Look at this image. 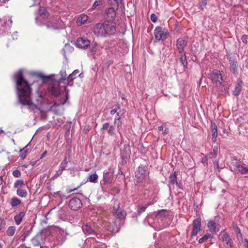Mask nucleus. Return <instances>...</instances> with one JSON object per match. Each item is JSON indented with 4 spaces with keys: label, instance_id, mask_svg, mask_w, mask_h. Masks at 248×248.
<instances>
[{
    "label": "nucleus",
    "instance_id": "1",
    "mask_svg": "<svg viewBox=\"0 0 248 248\" xmlns=\"http://www.w3.org/2000/svg\"><path fill=\"white\" fill-rule=\"evenodd\" d=\"M16 83V89L19 101L20 104L26 106L30 110L38 109L36 105L34 104L31 99V88L28 81L23 76V71L19 70L13 76Z\"/></svg>",
    "mask_w": 248,
    "mask_h": 248
},
{
    "label": "nucleus",
    "instance_id": "2",
    "mask_svg": "<svg viewBox=\"0 0 248 248\" xmlns=\"http://www.w3.org/2000/svg\"><path fill=\"white\" fill-rule=\"evenodd\" d=\"M39 14L40 17L45 21L44 24L47 29L56 30L63 28V24L60 17L56 16H49V13L45 8H40Z\"/></svg>",
    "mask_w": 248,
    "mask_h": 248
},
{
    "label": "nucleus",
    "instance_id": "3",
    "mask_svg": "<svg viewBox=\"0 0 248 248\" xmlns=\"http://www.w3.org/2000/svg\"><path fill=\"white\" fill-rule=\"evenodd\" d=\"M116 32V23L109 19H107L103 23L97 24L94 29V32L102 37L114 34Z\"/></svg>",
    "mask_w": 248,
    "mask_h": 248
},
{
    "label": "nucleus",
    "instance_id": "4",
    "mask_svg": "<svg viewBox=\"0 0 248 248\" xmlns=\"http://www.w3.org/2000/svg\"><path fill=\"white\" fill-rule=\"evenodd\" d=\"M103 47L96 42H93L89 47L88 56L95 59L102 54Z\"/></svg>",
    "mask_w": 248,
    "mask_h": 248
},
{
    "label": "nucleus",
    "instance_id": "5",
    "mask_svg": "<svg viewBox=\"0 0 248 248\" xmlns=\"http://www.w3.org/2000/svg\"><path fill=\"white\" fill-rule=\"evenodd\" d=\"M46 235L43 231L38 233L35 236L31 239V243L33 246L42 248L46 240Z\"/></svg>",
    "mask_w": 248,
    "mask_h": 248
},
{
    "label": "nucleus",
    "instance_id": "6",
    "mask_svg": "<svg viewBox=\"0 0 248 248\" xmlns=\"http://www.w3.org/2000/svg\"><path fill=\"white\" fill-rule=\"evenodd\" d=\"M155 39L158 41H165L169 34L168 31L161 26H157L154 30Z\"/></svg>",
    "mask_w": 248,
    "mask_h": 248
},
{
    "label": "nucleus",
    "instance_id": "7",
    "mask_svg": "<svg viewBox=\"0 0 248 248\" xmlns=\"http://www.w3.org/2000/svg\"><path fill=\"white\" fill-rule=\"evenodd\" d=\"M146 168L147 167L143 165H141L138 167V170L135 173V176L140 182L142 181L149 174L148 171L146 170Z\"/></svg>",
    "mask_w": 248,
    "mask_h": 248
},
{
    "label": "nucleus",
    "instance_id": "8",
    "mask_svg": "<svg viewBox=\"0 0 248 248\" xmlns=\"http://www.w3.org/2000/svg\"><path fill=\"white\" fill-rule=\"evenodd\" d=\"M210 78L217 87H220L222 85V78L219 71L214 70L210 74Z\"/></svg>",
    "mask_w": 248,
    "mask_h": 248
},
{
    "label": "nucleus",
    "instance_id": "9",
    "mask_svg": "<svg viewBox=\"0 0 248 248\" xmlns=\"http://www.w3.org/2000/svg\"><path fill=\"white\" fill-rule=\"evenodd\" d=\"M112 212L117 218L120 219L124 218L126 215L125 212L120 208L119 203L118 202H114Z\"/></svg>",
    "mask_w": 248,
    "mask_h": 248
},
{
    "label": "nucleus",
    "instance_id": "10",
    "mask_svg": "<svg viewBox=\"0 0 248 248\" xmlns=\"http://www.w3.org/2000/svg\"><path fill=\"white\" fill-rule=\"evenodd\" d=\"M82 206L81 201L77 197H74L69 201V207L73 210L77 211Z\"/></svg>",
    "mask_w": 248,
    "mask_h": 248
},
{
    "label": "nucleus",
    "instance_id": "11",
    "mask_svg": "<svg viewBox=\"0 0 248 248\" xmlns=\"http://www.w3.org/2000/svg\"><path fill=\"white\" fill-rule=\"evenodd\" d=\"M169 238V235L167 233L161 234L159 238L155 242V247L158 248L166 245Z\"/></svg>",
    "mask_w": 248,
    "mask_h": 248
},
{
    "label": "nucleus",
    "instance_id": "12",
    "mask_svg": "<svg viewBox=\"0 0 248 248\" xmlns=\"http://www.w3.org/2000/svg\"><path fill=\"white\" fill-rule=\"evenodd\" d=\"M76 46L82 49H86L88 46L90 47L91 44L90 41L86 38H78L77 40Z\"/></svg>",
    "mask_w": 248,
    "mask_h": 248
},
{
    "label": "nucleus",
    "instance_id": "13",
    "mask_svg": "<svg viewBox=\"0 0 248 248\" xmlns=\"http://www.w3.org/2000/svg\"><path fill=\"white\" fill-rule=\"evenodd\" d=\"M93 224L91 223H84L82 225V229L84 232L86 234L97 235L93 228Z\"/></svg>",
    "mask_w": 248,
    "mask_h": 248
},
{
    "label": "nucleus",
    "instance_id": "14",
    "mask_svg": "<svg viewBox=\"0 0 248 248\" xmlns=\"http://www.w3.org/2000/svg\"><path fill=\"white\" fill-rule=\"evenodd\" d=\"M201 221L200 218H197L193 222V230L191 233V236H195L201 231Z\"/></svg>",
    "mask_w": 248,
    "mask_h": 248
},
{
    "label": "nucleus",
    "instance_id": "15",
    "mask_svg": "<svg viewBox=\"0 0 248 248\" xmlns=\"http://www.w3.org/2000/svg\"><path fill=\"white\" fill-rule=\"evenodd\" d=\"M113 173L109 171L105 170L103 172V178L102 183H101L102 185H105L107 184H111L113 181Z\"/></svg>",
    "mask_w": 248,
    "mask_h": 248
},
{
    "label": "nucleus",
    "instance_id": "16",
    "mask_svg": "<svg viewBox=\"0 0 248 248\" xmlns=\"http://www.w3.org/2000/svg\"><path fill=\"white\" fill-rule=\"evenodd\" d=\"M118 8L114 6H111L106 9L105 13L107 19H109L111 21H114L116 16L115 11Z\"/></svg>",
    "mask_w": 248,
    "mask_h": 248
},
{
    "label": "nucleus",
    "instance_id": "17",
    "mask_svg": "<svg viewBox=\"0 0 248 248\" xmlns=\"http://www.w3.org/2000/svg\"><path fill=\"white\" fill-rule=\"evenodd\" d=\"M187 39L186 38H179L176 42V47L179 53H184V48L187 45Z\"/></svg>",
    "mask_w": 248,
    "mask_h": 248
},
{
    "label": "nucleus",
    "instance_id": "18",
    "mask_svg": "<svg viewBox=\"0 0 248 248\" xmlns=\"http://www.w3.org/2000/svg\"><path fill=\"white\" fill-rule=\"evenodd\" d=\"M220 238L223 242L226 243L229 248H232L233 242L226 232L224 231L221 232L220 234Z\"/></svg>",
    "mask_w": 248,
    "mask_h": 248
},
{
    "label": "nucleus",
    "instance_id": "19",
    "mask_svg": "<svg viewBox=\"0 0 248 248\" xmlns=\"http://www.w3.org/2000/svg\"><path fill=\"white\" fill-rule=\"evenodd\" d=\"M49 91L52 94L57 96L61 93V88L59 82L53 83L49 87Z\"/></svg>",
    "mask_w": 248,
    "mask_h": 248
},
{
    "label": "nucleus",
    "instance_id": "20",
    "mask_svg": "<svg viewBox=\"0 0 248 248\" xmlns=\"http://www.w3.org/2000/svg\"><path fill=\"white\" fill-rule=\"evenodd\" d=\"M126 110L125 109H120L118 111H117L114 119V124H117L118 128H119V126L121 125V123L118 122L117 123H116V121H119L121 118L124 117V116Z\"/></svg>",
    "mask_w": 248,
    "mask_h": 248
},
{
    "label": "nucleus",
    "instance_id": "21",
    "mask_svg": "<svg viewBox=\"0 0 248 248\" xmlns=\"http://www.w3.org/2000/svg\"><path fill=\"white\" fill-rule=\"evenodd\" d=\"M229 63L231 70L234 74L238 73V63L237 61L233 59L230 58Z\"/></svg>",
    "mask_w": 248,
    "mask_h": 248
},
{
    "label": "nucleus",
    "instance_id": "22",
    "mask_svg": "<svg viewBox=\"0 0 248 248\" xmlns=\"http://www.w3.org/2000/svg\"><path fill=\"white\" fill-rule=\"evenodd\" d=\"M26 214L25 212L21 211L16 215L14 217V220L16 224L18 225L22 222L23 217H25Z\"/></svg>",
    "mask_w": 248,
    "mask_h": 248
},
{
    "label": "nucleus",
    "instance_id": "23",
    "mask_svg": "<svg viewBox=\"0 0 248 248\" xmlns=\"http://www.w3.org/2000/svg\"><path fill=\"white\" fill-rule=\"evenodd\" d=\"M211 130L212 132V140L215 142L217 137V124L214 123L211 124Z\"/></svg>",
    "mask_w": 248,
    "mask_h": 248
},
{
    "label": "nucleus",
    "instance_id": "24",
    "mask_svg": "<svg viewBox=\"0 0 248 248\" xmlns=\"http://www.w3.org/2000/svg\"><path fill=\"white\" fill-rule=\"evenodd\" d=\"M242 83L241 80L238 81L235 84V88L233 91V94L235 96L238 95L242 90Z\"/></svg>",
    "mask_w": 248,
    "mask_h": 248
},
{
    "label": "nucleus",
    "instance_id": "25",
    "mask_svg": "<svg viewBox=\"0 0 248 248\" xmlns=\"http://www.w3.org/2000/svg\"><path fill=\"white\" fill-rule=\"evenodd\" d=\"M79 71L78 69L75 70L72 73L70 74L69 76L67 78L66 81L68 83L70 82L73 81L74 79H75L77 77L79 76Z\"/></svg>",
    "mask_w": 248,
    "mask_h": 248
},
{
    "label": "nucleus",
    "instance_id": "26",
    "mask_svg": "<svg viewBox=\"0 0 248 248\" xmlns=\"http://www.w3.org/2000/svg\"><path fill=\"white\" fill-rule=\"evenodd\" d=\"M243 163V161H242L240 159H238L235 157H232L231 163V165L235 167L236 170L239 169V167H240Z\"/></svg>",
    "mask_w": 248,
    "mask_h": 248
},
{
    "label": "nucleus",
    "instance_id": "27",
    "mask_svg": "<svg viewBox=\"0 0 248 248\" xmlns=\"http://www.w3.org/2000/svg\"><path fill=\"white\" fill-rule=\"evenodd\" d=\"M159 131H162V134L166 135L169 133V129L167 126V123H163L162 125L158 127Z\"/></svg>",
    "mask_w": 248,
    "mask_h": 248
},
{
    "label": "nucleus",
    "instance_id": "28",
    "mask_svg": "<svg viewBox=\"0 0 248 248\" xmlns=\"http://www.w3.org/2000/svg\"><path fill=\"white\" fill-rule=\"evenodd\" d=\"M88 19V16L84 14L80 15L77 20V24L79 26L84 24Z\"/></svg>",
    "mask_w": 248,
    "mask_h": 248
},
{
    "label": "nucleus",
    "instance_id": "29",
    "mask_svg": "<svg viewBox=\"0 0 248 248\" xmlns=\"http://www.w3.org/2000/svg\"><path fill=\"white\" fill-rule=\"evenodd\" d=\"M21 203V201L16 197H13L10 201V203L11 206L14 208L15 207Z\"/></svg>",
    "mask_w": 248,
    "mask_h": 248
},
{
    "label": "nucleus",
    "instance_id": "30",
    "mask_svg": "<svg viewBox=\"0 0 248 248\" xmlns=\"http://www.w3.org/2000/svg\"><path fill=\"white\" fill-rule=\"evenodd\" d=\"M123 0H108V4L111 6L118 8L120 5L123 4Z\"/></svg>",
    "mask_w": 248,
    "mask_h": 248
},
{
    "label": "nucleus",
    "instance_id": "31",
    "mask_svg": "<svg viewBox=\"0 0 248 248\" xmlns=\"http://www.w3.org/2000/svg\"><path fill=\"white\" fill-rule=\"evenodd\" d=\"M89 176L87 179V181L90 182L95 183L97 182L98 175L95 172L94 173H89Z\"/></svg>",
    "mask_w": 248,
    "mask_h": 248
},
{
    "label": "nucleus",
    "instance_id": "32",
    "mask_svg": "<svg viewBox=\"0 0 248 248\" xmlns=\"http://www.w3.org/2000/svg\"><path fill=\"white\" fill-rule=\"evenodd\" d=\"M70 159L68 158L67 156H65L64 160L61 163L60 165V169H61V171H63L66 169L67 167L68 163Z\"/></svg>",
    "mask_w": 248,
    "mask_h": 248
},
{
    "label": "nucleus",
    "instance_id": "33",
    "mask_svg": "<svg viewBox=\"0 0 248 248\" xmlns=\"http://www.w3.org/2000/svg\"><path fill=\"white\" fill-rule=\"evenodd\" d=\"M16 228L14 226H9L6 232L7 235L8 236H13L16 232Z\"/></svg>",
    "mask_w": 248,
    "mask_h": 248
},
{
    "label": "nucleus",
    "instance_id": "34",
    "mask_svg": "<svg viewBox=\"0 0 248 248\" xmlns=\"http://www.w3.org/2000/svg\"><path fill=\"white\" fill-rule=\"evenodd\" d=\"M237 170L242 174H248V167L245 166L243 163Z\"/></svg>",
    "mask_w": 248,
    "mask_h": 248
},
{
    "label": "nucleus",
    "instance_id": "35",
    "mask_svg": "<svg viewBox=\"0 0 248 248\" xmlns=\"http://www.w3.org/2000/svg\"><path fill=\"white\" fill-rule=\"evenodd\" d=\"M170 184L172 185H178V183L177 180V173L176 171H174L173 174L170 176Z\"/></svg>",
    "mask_w": 248,
    "mask_h": 248
},
{
    "label": "nucleus",
    "instance_id": "36",
    "mask_svg": "<svg viewBox=\"0 0 248 248\" xmlns=\"http://www.w3.org/2000/svg\"><path fill=\"white\" fill-rule=\"evenodd\" d=\"M218 151V147L217 146H215L213 147V152H211L209 154V157L211 158H215L217 155Z\"/></svg>",
    "mask_w": 248,
    "mask_h": 248
},
{
    "label": "nucleus",
    "instance_id": "37",
    "mask_svg": "<svg viewBox=\"0 0 248 248\" xmlns=\"http://www.w3.org/2000/svg\"><path fill=\"white\" fill-rule=\"evenodd\" d=\"M16 194L21 198H25L27 195V192L25 189L18 188L16 190Z\"/></svg>",
    "mask_w": 248,
    "mask_h": 248
},
{
    "label": "nucleus",
    "instance_id": "38",
    "mask_svg": "<svg viewBox=\"0 0 248 248\" xmlns=\"http://www.w3.org/2000/svg\"><path fill=\"white\" fill-rule=\"evenodd\" d=\"M25 186L24 182L22 180H17L14 183V187L16 188H20Z\"/></svg>",
    "mask_w": 248,
    "mask_h": 248
},
{
    "label": "nucleus",
    "instance_id": "39",
    "mask_svg": "<svg viewBox=\"0 0 248 248\" xmlns=\"http://www.w3.org/2000/svg\"><path fill=\"white\" fill-rule=\"evenodd\" d=\"M108 133L110 136H114L116 133V128L114 124L110 125L108 130Z\"/></svg>",
    "mask_w": 248,
    "mask_h": 248
},
{
    "label": "nucleus",
    "instance_id": "40",
    "mask_svg": "<svg viewBox=\"0 0 248 248\" xmlns=\"http://www.w3.org/2000/svg\"><path fill=\"white\" fill-rule=\"evenodd\" d=\"M150 203H148L147 204H146L145 205H142V206H139L138 208V209H137V212H138V214L139 215H140V214H141L142 213H143L145 210L146 209V208H147L148 206L149 205H150Z\"/></svg>",
    "mask_w": 248,
    "mask_h": 248
},
{
    "label": "nucleus",
    "instance_id": "41",
    "mask_svg": "<svg viewBox=\"0 0 248 248\" xmlns=\"http://www.w3.org/2000/svg\"><path fill=\"white\" fill-rule=\"evenodd\" d=\"M181 53L183 54V55H182L180 58V61L182 65H183L184 67L186 68L187 67V62L186 61V54L185 52Z\"/></svg>",
    "mask_w": 248,
    "mask_h": 248
},
{
    "label": "nucleus",
    "instance_id": "42",
    "mask_svg": "<svg viewBox=\"0 0 248 248\" xmlns=\"http://www.w3.org/2000/svg\"><path fill=\"white\" fill-rule=\"evenodd\" d=\"M207 227L212 232H216V228L215 226V222L214 221H210L207 224Z\"/></svg>",
    "mask_w": 248,
    "mask_h": 248
},
{
    "label": "nucleus",
    "instance_id": "43",
    "mask_svg": "<svg viewBox=\"0 0 248 248\" xmlns=\"http://www.w3.org/2000/svg\"><path fill=\"white\" fill-rule=\"evenodd\" d=\"M60 75L61 76V78L59 79V82L63 81L64 80H66L67 78H66V71L65 69L62 70L60 72Z\"/></svg>",
    "mask_w": 248,
    "mask_h": 248
},
{
    "label": "nucleus",
    "instance_id": "44",
    "mask_svg": "<svg viewBox=\"0 0 248 248\" xmlns=\"http://www.w3.org/2000/svg\"><path fill=\"white\" fill-rule=\"evenodd\" d=\"M212 238L211 235L209 233H207V234H205L199 240V243L200 244H202L204 242L206 241L207 239H208L209 238Z\"/></svg>",
    "mask_w": 248,
    "mask_h": 248
},
{
    "label": "nucleus",
    "instance_id": "45",
    "mask_svg": "<svg viewBox=\"0 0 248 248\" xmlns=\"http://www.w3.org/2000/svg\"><path fill=\"white\" fill-rule=\"evenodd\" d=\"M24 229L25 230V231L24 232L23 240H25V239L28 236H29L31 233L32 229V226H31L30 229L29 230H27V228L26 227H25Z\"/></svg>",
    "mask_w": 248,
    "mask_h": 248
},
{
    "label": "nucleus",
    "instance_id": "46",
    "mask_svg": "<svg viewBox=\"0 0 248 248\" xmlns=\"http://www.w3.org/2000/svg\"><path fill=\"white\" fill-rule=\"evenodd\" d=\"M208 0H200L199 1V8L203 10L207 3Z\"/></svg>",
    "mask_w": 248,
    "mask_h": 248
},
{
    "label": "nucleus",
    "instance_id": "47",
    "mask_svg": "<svg viewBox=\"0 0 248 248\" xmlns=\"http://www.w3.org/2000/svg\"><path fill=\"white\" fill-rule=\"evenodd\" d=\"M153 218L150 217H147L145 219L144 223L145 225H146L148 224L149 226L151 227H154L153 225L152 224L151 221H152Z\"/></svg>",
    "mask_w": 248,
    "mask_h": 248
},
{
    "label": "nucleus",
    "instance_id": "48",
    "mask_svg": "<svg viewBox=\"0 0 248 248\" xmlns=\"http://www.w3.org/2000/svg\"><path fill=\"white\" fill-rule=\"evenodd\" d=\"M38 77L40 78H41L44 82L48 81L49 80H50V79L51 78L50 76H45L43 75L42 74H38Z\"/></svg>",
    "mask_w": 248,
    "mask_h": 248
},
{
    "label": "nucleus",
    "instance_id": "49",
    "mask_svg": "<svg viewBox=\"0 0 248 248\" xmlns=\"http://www.w3.org/2000/svg\"><path fill=\"white\" fill-rule=\"evenodd\" d=\"M103 0H96L93 3L92 8L93 9H95L97 6L101 5L102 4Z\"/></svg>",
    "mask_w": 248,
    "mask_h": 248
},
{
    "label": "nucleus",
    "instance_id": "50",
    "mask_svg": "<svg viewBox=\"0 0 248 248\" xmlns=\"http://www.w3.org/2000/svg\"><path fill=\"white\" fill-rule=\"evenodd\" d=\"M167 215V211L162 210L158 212L157 215V217H165Z\"/></svg>",
    "mask_w": 248,
    "mask_h": 248
},
{
    "label": "nucleus",
    "instance_id": "51",
    "mask_svg": "<svg viewBox=\"0 0 248 248\" xmlns=\"http://www.w3.org/2000/svg\"><path fill=\"white\" fill-rule=\"evenodd\" d=\"M5 225H6V221H5V220L2 218L0 217V231L3 228H4Z\"/></svg>",
    "mask_w": 248,
    "mask_h": 248
},
{
    "label": "nucleus",
    "instance_id": "52",
    "mask_svg": "<svg viewBox=\"0 0 248 248\" xmlns=\"http://www.w3.org/2000/svg\"><path fill=\"white\" fill-rule=\"evenodd\" d=\"M109 126H110V124L108 123V122L105 123L103 124V126L101 128V131L108 130Z\"/></svg>",
    "mask_w": 248,
    "mask_h": 248
},
{
    "label": "nucleus",
    "instance_id": "53",
    "mask_svg": "<svg viewBox=\"0 0 248 248\" xmlns=\"http://www.w3.org/2000/svg\"><path fill=\"white\" fill-rule=\"evenodd\" d=\"M213 164L215 166V168L217 170L218 172L220 171V168L219 167V161L218 160H215L213 161Z\"/></svg>",
    "mask_w": 248,
    "mask_h": 248
},
{
    "label": "nucleus",
    "instance_id": "54",
    "mask_svg": "<svg viewBox=\"0 0 248 248\" xmlns=\"http://www.w3.org/2000/svg\"><path fill=\"white\" fill-rule=\"evenodd\" d=\"M13 175L16 177H18L21 175V172L18 170L16 169L13 171Z\"/></svg>",
    "mask_w": 248,
    "mask_h": 248
},
{
    "label": "nucleus",
    "instance_id": "55",
    "mask_svg": "<svg viewBox=\"0 0 248 248\" xmlns=\"http://www.w3.org/2000/svg\"><path fill=\"white\" fill-rule=\"evenodd\" d=\"M248 35H243L242 36L241 40L243 43L246 44L248 43Z\"/></svg>",
    "mask_w": 248,
    "mask_h": 248
},
{
    "label": "nucleus",
    "instance_id": "56",
    "mask_svg": "<svg viewBox=\"0 0 248 248\" xmlns=\"http://www.w3.org/2000/svg\"><path fill=\"white\" fill-rule=\"evenodd\" d=\"M151 20H152V22L154 23L157 20V16L155 14H152L151 15Z\"/></svg>",
    "mask_w": 248,
    "mask_h": 248
},
{
    "label": "nucleus",
    "instance_id": "57",
    "mask_svg": "<svg viewBox=\"0 0 248 248\" xmlns=\"http://www.w3.org/2000/svg\"><path fill=\"white\" fill-rule=\"evenodd\" d=\"M201 162L202 163H205L206 165H208V157L207 156H204L202 159Z\"/></svg>",
    "mask_w": 248,
    "mask_h": 248
},
{
    "label": "nucleus",
    "instance_id": "58",
    "mask_svg": "<svg viewBox=\"0 0 248 248\" xmlns=\"http://www.w3.org/2000/svg\"><path fill=\"white\" fill-rule=\"evenodd\" d=\"M67 99H68V93H66V98L65 99H64L62 102L61 103H59L58 104H57V103H55L54 104V105L57 106H59L60 104L64 105L66 103V100H67Z\"/></svg>",
    "mask_w": 248,
    "mask_h": 248
},
{
    "label": "nucleus",
    "instance_id": "59",
    "mask_svg": "<svg viewBox=\"0 0 248 248\" xmlns=\"http://www.w3.org/2000/svg\"><path fill=\"white\" fill-rule=\"evenodd\" d=\"M63 171H61V169H60L58 171H57L56 172V173H55V174L54 175V177H57L59 176H60V175H61Z\"/></svg>",
    "mask_w": 248,
    "mask_h": 248
},
{
    "label": "nucleus",
    "instance_id": "60",
    "mask_svg": "<svg viewBox=\"0 0 248 248\" xmlns=\"http://www.w3.org/2000/svg\"><path fill=\"white\" fill-rule=\"evenodd\" d=\"M27 156V151H25V152H24L21 155V158L22 159H24V158H26Z\"/></svg>",
    "mask_w": 248,
    "mask_h": 248
},
{
    "label": "nucleus",
    "instance_id": "61",
    "mask_svg": "<svg viewBox=\"0 0 248 248\" xmlns=\"http://www.w3.org/2000/svg\"><path fill=\"white\" fill-rule=\"evenodd\" d=\"M117 111L116 110V109H115L114 108L112 109L110 111V113L111 115H114L115 113H117Z\"/></svg>",
    "mask_w": 248,
    "mask_h": 248
},
{
    "label": "nucleus",
    "instance_id": "62",
    "mask_svg": "<svg viewBox=\"0 0 248 248\" xmlns=\"http://www.w3.org/2000/svg\"><path fill=\"white\" fill-rule=\"evenodd\" d=\"M120 108H121V105L119 103H117L116 105H115V107L114 108L115 109H116V110L117 111H118V110H120Z\"/></svg>",
    "mask_w": 248,
    "mask_h": 248
},
{
    "label": "nucleus",
    "instance_id": "63",
    "mask_svg": "<svg viewBox=\"0 0 248 248\" xmlns=\"http://www.w3.org/2000/svg\"><path fill=\"white\" fill-rule=\"evenodd\" d=\"M47 154V151H45L41 155V156L40 157V159L43 158Z\"/></svg>",
    "mask_w": 248,
    "mask_h": 248
},
{
    "label": "nucleus",
    "instance_id": "64",
    "mask_svg": "<svg viewBox=\"0 0 248 248\" xmlns=\"http://www.w3.org/2000/svg\"><path fill=\"white\" fill-rule=\"evenodd\" d=\"M245 242V246L247 248H248V239H245L244 240Z\"/></svg>",
    "mask_w": 248,
    "mask_h": 248
}]
</instances>
